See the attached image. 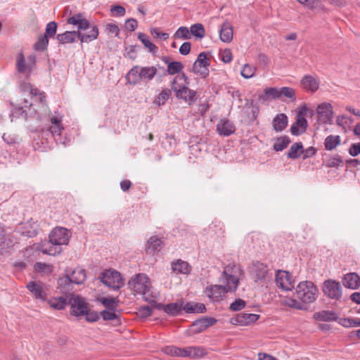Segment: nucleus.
Returning a JSON list of instances; mask_svg holds the SVG:
<instances>
[{"label": "nucleus", "mask_w": 360, "mask_h": 360, "mask_svg": "<svg viewBox=\"0 0 360 360\" xmlns=\"http://www.w3.org/2000/svg\"><path fill=\"white\" fill-rule=\"evenodd\" d=\"M14 245L13 239L7 236H0V253L4 255L8 253Z\"/></svg>", "instance_id": "nucleus-32"}, {"label": "nucleus", "mask_w": 360, "mask_h": 360, "mask_svg": "<svg viewBox=\"0 0 360 360\" xmlns=\"http://www.w3.org/2000/svg\"><path fill=\"white\" fill-rule=\"evenodd\" d=\"M259 318V315L242 312L231 318L230 322L233 325L248 326L255 323Z\"/></svg>", "instance_id": "nucleus-15"}, {"label": "nucleus", "mask_w": 360, "mask_h": 360, "mask_svg": "<svg viewBox=\"0 0 360 360\" xmlns=\"http://www.w3.org/2000/svg\"><path fill=\"white\" fill-rule=\"evenodd\" d=\"M100 315L105 321H112L118 318V315L115 312V311L111 310H103L101 312Z\"/></svg>", "instance_id": "nucleus-54"}, {"label": "nucleus", "mask_w": 360, "mask_h": 360, "mask_svg": "<svg viewBox=\"0 0 360 360\" xmlns=\"http://www.w3.org/2000/svg\"><path fill=\"white\" fill-rule=\"evenodd\" d=\"M295 290L294 297H286L284 304L295 309L306 310L305 304L313 303L318 297V288L312 281H301Z\"/></svg>", "instance_id": "nucleus-1"}, {"label": "nucleus", "mask_w": 360, "mask_h": 360, "mask_svg": "<svg viewBox=\"0 0 360 360\" xmlns=\"http://www.w3.org/2000/svg\"><path fill=\"white\" fill-rule=\"evenodd\" d=\"M84 315H85L86 320L89 322L97 321L100 317L98 312L89 310V307L86 309V312L84 313Z\"/></svg>", "instance_id": "nucleus-52"}, {"label": "nucleus", "mask_w": 360, "mask_h": 360, "mask_svg": "<svg viewBox=\"0 0 360 360\" xmlns=\"http://www.w3.org/2000/svg\"><path fill=\"white\" fill-rule=\"evenodd\" d=\"M153 310L149 306L141 307L139 310V315L141 317L146 318L150 316L152 314Z\"/></svg>", "instance_id": "nucleus-57"}, {"label": "nucleus", "mask_w": 360, "mask_h": 360, "mask_svg": "<svg viewBox=\"0 0 360 360\" xmlns=\"http://www.w3.org/2000/svg\"><path fill=\"white\" fill-rule=\"evenodd\" d=\"M210 65V59L205 52H201L198 56L197 59L193 63V71L199 75L202 78H205L209 75V66Z\"/></svg>", "instance_id": "nucleus-12"}, {"label": "nucleus", "mask_w": 360, "mask_h": 360, "mask_svg": "<svg viewBox=\"0 0 360 360\" xmlns=\"http://www.w3.org/2000/svg\"><path fill=\"white\" fill-rule=\"evenodd\" d=\"M183 68L184 65L181 62L172 61L171 63L168 64L167 71L169 75H174L176 73H179Z\"/></svg>", "instance_id": "nucleus-45"}, {"label": "nucleus", "mask_w": 360, "mask_h": 360, "mask_svg": "<svg viewBox=\"0 0 360 360\" xmlns=\"http://www.w3.org/2000/svg\"><path fill=\"white\" fill-rule=\"evenodd\" d=\"M150 34L156 38H162L164 40H166L169 38V34L166 32H162L159 30L158 28L154 27L150 29Z\"/></svg>", "instance_id": "nucleus-56"}, {"label": "nucleus", "mask_w": 360, "mask_h": 360, "mask_svg": "<svg viewBox=\"0 0 360 360\" xmlns=\"http://www.w3.org/2000/svg\"><path fill=\"white\" fill-rule=\"evenodd\" d=\"M48 44L49 39L46 34H44L38 38L37 41L34 44V49L37 51H44L46 49Z\"/></svg>", "instance_id": "nucleus-44"}, {"label": "nucleus", "mask_w": 360, "mask_h": 360, "mask_svg": "<svg viewBox=\"0 0 360 360\" xmlns=\"http://www.w3.org/2000/svg\"><path fill=\"white\" fill-rule=\"evenodd\" d=\"M64 129L62 124L60 125H50L47 129V132L50 133L51 136L53 137L55 141L58 144L66 145L65 138L63 139L62 138V131Z\"/></svg>", "instance_id": "nucleus-24"}, {"label": "nucleus", "mask_w": 360, "mask_h": 360, "mask_svg": "<svg viewBox=\"0 0 360 360\" xmlns=\"http://www.w3.org/2000/svg\"><path fill=\"white\" fill-rule=\"evenodd\" d=\"M46 36L48 37H53L57 30V23L55 21H51L49 22L46 26Z\"/></svg>", "instance_id": "nucleus-53"}, {"label": "nucleus", "mask_w": 360, "mask_h": 360, "mask_svg": "<svg viewBox=\"0 0 360 360\" xmlns=\"http://www.w3.org/2000/svg\"><path fill=\"white\" fill-rule=\"evenodd\" d=\"M260 100L266 101L271 99L280 98L278 88L268 87L264 89V94L259 96Z\"/></svg>", "instance_id": "nucleus-37"}, {"label": "nucleus", "mask_w": 360, "mask_h": 360, "mask_svg": "<svg viewBox=\"0 0 360 360\" xmlns=\"http://www.w3.org/2000/svg\"><path fill=\"white\" fill-rule=\"evenodd\" d=\"M175 38L188 39L191 38L188 29L186 27H180L174 34Z\"/></svg>", "instance_id": "nucleus-50"}, {"label": "nucleus", "mask_w": 360, "mask_h": 360, "mask_svg": "<svg viewBox=\"0 0 360 360\" xmlns=\"http://www.w3.org/2000/svg\"><path fill=\"white\" fill-rule=\"evenodd\" d=\"M255 70V68L252 67L248 64H245L243 65L241 70L240 75L243 77L245 79H249L254 76Z\"/></svg>", "instance_id": "nucleus-49"}, {"label": "nucleus", "mask_w": 360, "mask_h": 360, "mask_svg": "<svg viewBox=\"0 0 360 360\" xmlns=\"http://www.w3.org/2000/svg\"><path fill=\"white\" fill-rule=\"evenodd\" d=\"M276 286L285 291H291L295 288V281L292 274L286 271L279 270L276 274Z\"/></svg>", "instance_id": "nucleus-14"}, {"label": "nucleus", "mask_w": 360, "mask_h": 360, "mask_svg": "<svg viewBox=\"0 0 360 360\" xmlns=\"http://www.w3.org/2000/svg\"><path fill=\"white\" fill-rule=\"evenodd\" d=\"M68 305L71 307V314L75 316H84L89 307L84 297L70 292L68 294Z\"/></svg>", "instance_id": "nucleus-7"}, {"label": "nucleus", "mask_w": 360, "mask_h": 360, "mask_svg": "<svg viewBox=\"0 0 360 360\" xmlns=\"http://www.w3.org/2000/svg\"><path fill=\"white\" fill-rule=\"evenodd\" d=\"M70 236L68 229L63 227L53 229L49 236V240L43 243L39 250L43 254L55 256L63 251V245H67Z\"/></svg>", "instance_id": "nucleus-3"}, {"label": "nucleus", "mask_w": 360, "mask_h": 360, "mask_svg": "<svg viewBox=\"0 0 360 360\" xmlns=\"http://www.w3.org/2000/svg\"><path fill=\"white\" fill-rule=\"evenodd\" d=\"M183 310L182 302H172L166 304L165 313L171 316H176L181 314Z\"/></svg>", "instance_id": "nucleus-36"}, {"label": "nucleus", "mask_w": 360, "mask_h": 360, "mask_svg": "<svg viewBox=\"0 0 360 360\" xmlns=\"http://www.w3.org/2000/svg\"><path fill=\"white\" fill-rule=\"evenodd\" d=\"M162 351L167 355L172 356H181V357H185V355H187L186 351L184 348H180L177 347L176 346H166L164 347L162 349Z\"/></svg>", "instance_id": "nucleus-33"}, {"label": "nucleus", "mask_w": 360, "mask_h": 360, "mask_svg": "<svg viewBox=\"0 0 360 360\" xmlns=\"http://www.w3.org/2000/svg\"><path fill=\"white\" fill-rule=\"evenodd\" d=\"M98 35V31L96 27L93 28L91 34L84 32L66 31L63 34L57 35V39L61 44L72 43L78 38L82 43H89L96 39Z\"/></svg>", "instance_id": "nucleus-5"}, {"label": "nucleus", "mask_w": 360, "mask_h": 360, "mask_svg": "<svg viewBox=\"0 0 360 360\" xmlns=\"http://www.w3.org/2000/svg\"><path fill=\"white\" fill-rule=\"evenodd\" d=\"M191 34L197 38L202 39L205 36V30L204 26L201 23H195L190 27Z\"/></svg>", "instance_id": "nucleus-42"}, {"label": "nucleus", "mask_w": 360, "mask_h": 360, "mask_svg": "<svg viewBox=\"0 0 360 360\" xmlns=\"http://www.w3.org/2000/svg\"><path fill=\"white\" fill-rule=\"evenodd\" d=\"M288 116L284 113H279L276 115L273 119V129L276 132H281L286 128V127L288 126Z\"/></svg>", "instance_id": "nucleus-23"}, {"label": "nucleus", "mask_w": 360, "mask_h": 360, "mask_svg": "<svg viewBox=\"0 0 360 360\" xmlns=\"http://www.w3.org/2000/svg\"><path fill=\"white\" fill-rule=\"evenodd\" d=\"M99 302L109 310L115 311L117 307L116 303L118 300L115 297H102L99 299Z\"/></svg>", "instance_id": "nucleus-47"}, {"label": "nucleus", "mask_w": 360, "mask_h": 360, "mask_svg": "<svg viewBox=\"0 0 360 360\" xmlns=\"http://www.w3.org/2000/svg\"><path fill=\"white\" fill-rule=\"evenodd\" d=\"M290 139L288 136H282L278 137L276 143L274 144L273 148L276 151H282L284 150L290 143Z\"/></svg>", "instance_id": "nucleus-40"}, {"label": "nucleus", "mask_w": 360, "mask_h": 360, "mask_svg": "<svg viewBox=\"0 0 360 360\" xmlns=\"http://www.w3.org/2000/svg\"><path fill=\"white\" fill-rule=\"evenodd\" d=\"M280 99H282L283 97H286L291 101H295L296 99L295 90L291 87L283 86L281 88H278Z\"/></svg>", "instance_id": "nucleus-43"}, {"label": "nucleus", "mask_w": 360, "mask_h": 360, "mask_svg": "<svg viewBox=\"0 0 360 360\" xmlns=\"http://www.w3.org/2000/svg\"><path fill=\"white\" fill-rule=\"evenodd\" d=\"M319 120L322 123H328L333 117L332 105L329 103H323L316 108Z\"/></svg>", "instance_id": "nucleus-16"}, {"label": "nucleus", "mask_w": 360, "mask_h": 360, "mask_svg": "<svg viewBox=\"0 0 360 360\" xmlns=\"http://www.w3.org/2000/svg\"><path fill=\"white\" fill-rule=\"evenodd\" d=\"M138 26L137 20L134 18H129L125 22V28L130 32H134Z\"/></svg>", "instance_id": "nucleus-58"}, {"label": "nucleus", "mask_w": 360, "mask_h": 360, "mask_svg": "<svg viewBox=\"0 0 360 360\" xmlns=\"http://www.w3.org/2000/svg\"><path fill=\"white\" fill-rule=\"evenodd\" d=\"M191 46L190 42H184L179 48V53L183 56L188 55L191 51Z\"/></svg>", "instance_id": "nucleus-63"}, {"label": "nucleus", "mask_w": 360, "mask_h": 360, "mask_svg": "<svg viewBox=\"0 0 360 360\" xmlns=\"http://www.w3.org/2000/svg\"><path fill=\"white\" fill-rule=\"evenodd\" d=\"M314 319L321 321H337L338 320V315L333 311L323 310L314 313Z\"/></svg>", "instance_id": "nucleus-27"}, {"label": "nucleus", "mask_w": 360, "mask_h": 360, "mask_svg": "<svg viewBox=\"0 0 360 360\" xmlns=\"http://www.w3.org/2000/svg\"><path fill=\"white\" fill-rule=\"evenodd\" d=\"M220 39L226 43H229L233 39V27L227 21L224 22L219 32Z\"/></svg>", "instance_id": "nucleus-26"}, {"label": "nucleus", "mask_w": 360, "mask_h": 360, "mask_svg": "<svg viewBox=\"0 0 360 360\" xmlns=\"http://www.w3.org/2000/svg\"><path fill=\"white\" fill-rule=\"evenodd\" d=\"M245 305L246 302L243 300L238 298L231 304L229 309L233 311H240L245 308Z\"/></svg>", "instance_id": "nucleus-51"}, {"label": "nucleus", "mask_w": 360, "mask_h": 360, "mask_svg": "<svg viewBox=\"0 0 360 360\" xmlns=\"http://www.w3.org/2000/svg\"><path fill=\"white\" fill-rule=\"evenodd\" d=\"M83 15L82 13H77L70 18H69L67 20L68 24H72L74 25H78L80 20L82 19Z\"/></svg>", "instance_id": "nucleus-62"}, {"label": "nucleus", "mask_w": 360, "mask_h": 360, "mask_svg": "<svg viewBox=\"0 0 360 360\" xmlns=\"http://www.w3.org/2000/svg\"><path fill=\"white\" fill-rule=\"evenodd\" d=\"M340 143V139L339 136L330 135L328 136L324 142L325 148L327 150H332Z\"/></svg>", "instance_id": "nucleus-41"}, {"label": "nucleus", "mask_w": 360, "mask_h": 360, "mask_svg": "<svg viewBox=\"0 0 360 360\" xmlns=\"http://www.w3.org/2000/svg\"><path fill=\"white\" fill-rule=\"evenodd\" d=\"M27 288L33 294L35 299L46 301V292L40 283H37L35 281H30L27 284Z\"/></svg>", "instance_id": "nucleus-19"}, {"label": "nucleus", "mask_w": 360, "mask_h": 360, "mask_svg": "<svg viewBox=\"0 0 360 360\" xmlns=\"http://www.w3.org/2000/svg\"><path fill=\"white\" fill-rule=\"evenodd\" d=\"M99 279L104 285L114 290H118L124 285L121 274L116 270L108 269L101 272Z\"/></svg>", "instance_id": "nucleus-6"}, {"label": "nucleus", "mask_w": 360, "mask_h": 360, "mask_svg": "<svg viewBox=\"0 0 360 360\" xmlns=\"http://www.w3.org/2000/svg\"><path fill=\"white\" fill-rule=\"evenodd\" d=\"M316 153V150L313 146H310L307 148V149L303 148V152L302 154H303L302 159L305 160L307 158H311L314 156Z\"/></svg>", "instance_id": "nucleus-60"}, {"label": "nucleus", "mask_w": 360, "mask_h": 360, "mask_svg": "<svg viewBox=\"0 0 360 360\" xmlns=\"http://www.w3.org/2000/svg\"><path fill=\"white\" fill-rule=\"evenodd\" d=\"M221 60L225 63H229L232 60V53L230 49H224L220 53Z\"/></svg>", "instance_id": "nucleus-55"}, {"label": "nucleus", "mask_w": 360, "mask_h": 360, "mask_svg": "<svg viewBox=\"0 0 360 360\" xmlns=\"http://www.w3.org/2000/svg\"><path fill=\"white\" fill-rule=\"evenodd\" d=\"M217 322V319L212 317L202 316L195 321L186 330L187 335H193L200 333L206 330L210 326H213Z\"/></svg>", "instance_id": "nucleus-9"}, {"label": "nucleus", "mask_w": 360, "mask_h": 360, "mask_svg": "<svg viewBox=\"0 0 360 360\" xmlns=\"http://www.w3.org/2000/svg\"><path fill=\"white\" fill-rule=\"evenodd\" d=\"M129 288L136 293L145 295L150 288V281L145 274H137L128 281Z\"/></svg>", "instance_id": "nucleus-8"}, {"label": "nucleus", "mask_w": 360, "mask_h": 360, "mask_svg": "<svg viewBox=\"0 0 360 360\" xmlns=\"http://www.w3.org/2000/svg\"><path fill=\"white\" fill-rule=\"evenodd\" d=\"M141 66L135 65L131 68L126 75V79L128 83L132 85H136L141 82Z\"/></svg>", "instance_id": "nucleus-28"}, {"label": "nucleus", "mask_w": 360, "mask_h": 360, "mask_svg": "<svg viewBox=\"0 0 360 360\" xmlns=\"http://www.w3.org/2000/svg\"><path fill=\"white\" fill-rule=\"evenodd\" d=\"M307 110V108L304 107L297 112L296 120L290 129V133L292 135L300 136L306 131L308 127L307 120L305 118Z\"/></svg>", "instance_id": "nucleus-10"}, {"label": "nucleus", "mask_w": 360, "mask_h": 360, "mask_svg": "<svg viewBox=\"0 0 360 360\" xmlns=\"http://www.w3.org/2000/svg\"><path fill=\"white\" fill-rule=\"evenodd\" d=\"M86 279V271L84 269L77 267L74 270H65V276L58 281V289L61 293H67L71 291V284L79 285L83 283Z\"/></svg>", "instance_id": "nucleus-4"}, {"label": "nucleus", "mask_w": 360, "mask_h": 360, "mask_svg": "<svg viewBox=\"0 0 360 360\" xmlns=\"http://www.w3.org/2000/svg\"><path fill=\"white\" fill-rule=\"evenodd\" d=\"M217 131L220 136H229L235 133L236 127L231 120L221 119L217 124Z\"/></svg>", "instance_id": "nucleus-17"}, {"label": "nucleus", "mask_w": 360, "mask_h": 360, "mask_svg": "<svg viewBox=\"0 0 360 360\" xmlns=\"http://www.w3.org/2000/svg\"><path fill=\"white\" fill-rule=\"evenodd\" d=\"M172 95V89H163L162 91L155 97L154 103L160 106L165 103Z\"/></svg>", "instance_id": "nucleus-39"}, {"label": "nucleus", "mask_w": 360, "mask_h": 360, "mask_svg": "<svg viewBox=\"0 0 360 360\" xmlns=\"http://www.w3.org/2000/svg\"><path fill=\"white\" fill-rule=\"evenodd\" d=\"M229 267H225L221 277L224 285H213L205 288V293L212 302L223 300L228 292H235L238 288V278L229 273Z\"/></svg>", "instance_id": "nucleus-2"}, {"label": "nucleus", "mask_w": 360, "mask_h": 360, "mask_svg": "<svg viewBox=\"0 0 360 360\" xmlns=\"http://www.w3.org/2000/svg\"><path fill=\"white\" fill-rule=\"evenodd\" d=\"M171 89L176 93L179 98L188 101L190 104L196 100V92L188 89L185 84L177 86L176 79L174 78L171 84Z\"/></svg>", "instance_id": "nucleus-11"}, {"label": "nucleus", "mask_w": 360, "mask_h": 360, "mask_svg": "<svg viewBox=\"0 0 360 360\" xmlns=\"http://www.w3.org/2000/svg\"><path fill=\"white\" fill-rule=\"evenodd\" d=\"M110 11L115 13L117 16H123L125 14V8L122 6L116 5L111 7Z\"/></svg>", "instance_id": "nucleus-64"}, {"label": "nucleus", "mask_w": 360, "mask_h": 360, "mask_svg": "<svg viewBox=\"0 0 360 360\" xmlns=\"http://www.w3.org/2000/svg\"><path fill=\"white\" fill-rule=\"evenodd\" d=\"M342 285L340 282L328 279L324 281L323 292L326 296L332 300H338L342 297Z\"/></svg>", "instance_id": "nucleus-13"}, {"label": "nucleus", "mask_w": 360, "mask_h": 360, "mask_svg": "<svg viewBox=\"0 0 360 360\" xmlns=\"http://www.w3.org/2000/svg\"><path fill=\"white\" fill-rule=\"evenodd\" d=\"M163 244L161 238H159L156 236H151L146 244V251L148 254L155 255L159 252Z\"/></svg>", "instance_id": "nucleus-21"}, {"label": "nucleus", "mask_w": 360, "mask_h": 360, "mask_svg": "<svg viewBox=\"0 0 360 360\" xmlns=\"http://www.w3.org/2000/svg\"><path fill=\"white\" fill-rule=\"evenodd\" d=\"M138 48H139V46H136V45H131V46H127L125 49L127 56L131 59H134L136 56V49Z\"/></svg>", "instance_id": "nucleus-59"}, {"label": "nucleus", "mask_w": 360, "mask_h": 360, "mask_svg": "<svg viewBox=\"0 0 360 360\" xmlns=\"http://www.w3.org/2000/svg\"><path fill=\"white\" fill-rule=\"evenodd\" d=\"M15 66L18 73L30 74L32 72V70H29L28 69V64L27 63L22 53H20L18 54L16 58Z\"/></svg>", "instance_id": "nucleus-34"}, {"label": "nucleus", "mask_w": 360, "mask_h": 360, "mask_svg": "<svg viewBox=\"0 0 360 360\" xmlns=\"http://www.w3.org/2000/svg\"><path fill=\"white\" fill-rule=\"evenodd\" d=\"M94 27H96V29L98 31V27H97L96 25H91L89 23V22L86 19L82 18V19L80 20L79 25H77V28H78V31L77 32H86V31L89 30V34H91V30Z\"/></svg>", "instance_id": "nucleus-46"}, {"label": "nucleus", "mask_w": 360, "mask_h": 360, "mask_svg": "<svg viewBox=\"0 0 360 360\" xmlns=\"http://www.w3.org/2000/svg\"><path fill=\"white\" fill-rule=\"evenodd\" d=\"M267 272L268 267L263 263L257 262L252 268V276L255 281L264 279Z\"/></svg>", "instance_id": "nucleus-22"}, {"label": "nucleus", "mask_w": 360, "mask_h": 360, "mask_svg": "<svg viewBox=\"0 0 360 360\" xmlns=\"http://www.w3.org/2000/svg\"><path fill=\"white\" fill-rule=\"evenodd\" d=\"M349 153L352 157H356L360 154V142L353 143L349 149Z\"/></svg>", "instance_id": "nucleus-61"}, {"label": "nucleus", "mask_w": 360, "mask_h": 360, "mask_svg": "<svg viewBox=\"0 0 360 360\" xmlns=\"http://www.w3.org/2000/svg\"><path fill=\"white\" fill-rule=\"evenodd\" d=\"M172 269L177 274H188L191 270V267L187 262L178 259L172 263Z\"/></svg>", "instance_id": "nucleus-29"}, {"label": "nucleus", "mask_w": 360, "mask_h": 360, "mask_svg": "<svg viewBox=\"0 0 360 360\" xmlns=\"http://www.w3.org/2000/svg\"><path fill=\"white\" fill-rule=\"evenodd\" d=\"M63 294L64 295L46 300V302H48L49 306L54 309H64L66 307V306H68L69 292H67V293Z\"/></svg>", "instance_id": "nucleus-20"}, {"label": "nucleus", "mask_w": 360, "mask_h": 360, "mask_svg": "<svg viewBox=\"0 0 360 360\" xmlns=\"http://www.w3.org/2000/svg\"><path fill=\"white\" fill-rule=\"evenodd\" d=\"M343 162L342 158L339 155H336L333 157H329L325 161V165L327 167H336Z\"/></svg>", "instance_id": "nucleus-48"}, {"label": "nucleus", "mask_w": 360, "mask_h": 360, "mask_svg": "<svg viewBox=\"0 0 360 360\" xmlns=\"http://www.w3.org/2000/svg\"><path fill=\"white\" fill-rule=\"evenodd\" d=\"M187 355L185 357H191L193 359L202 358L207 354L206 350L200 347H185Z\"/></svg>", "instance_id": "nucleus-31"}, {"label": "nucleus", "mask_w": 360, "mask_h": 360, "mask_svg": "<svg viewBox=\"0 0 360 360\" xmlns=\"http://www.w3.org/2000/svg\"><path fill=\"white\" fill-rule=\"evenodd\" d=\"M138 39L143 44L144 46L147 48L150 53L153 54L157 53L158 48L149 40L146 34L142 32L139 33Z\"/></svg>", "instance_id": "nucleus-38"}, {"label": "nucleus", "mask_w": 360, "mask_h": 360, "mask_svg": "<svg viewBox=\"0 0 360 360\" xmlns=\"http://www.w3.org/2000/svg\"><path fill=\"white\" fill-rule=\"evenodd\" d=\"M300 84L304 90L314 93L318 90L320 82L317 77L306 75L301 79Z\"/></svg>", "instance_id": "nucleus-18"}, {"label": "nucleus", "mask_w": 360, "mask_h": 360, "mask_svg": "<svg viewBox=\"0 0 360 360\" xmlns=\"http://www.w3.org/2000/svg\"><path fill=\"white\" fill-rule=\"evenodd\" d=\"M343 285L347 288L357 289L360 286V276L356 273L347 274L344 276Z\"/></svg>", "instance_id": "nucleus-25"}, {"label": "nucleus", "mask_w": 360, "mask_h": 360, "mask_svg": "<svg viewBox=\"0 0 360 360\" xmlns=\"http://www.w3.org/2000/svg\"><path fill=\"white\" fill-rule=\"evenodd\" d=\"M302 152L303 145L302 142H296L290 146L288 152L287 153V157L288 158L293 160L297 159L301 156Z\"/></svg>", "instance_id": "nucleus-35"}, {"label": "nucleus", "mask_w": 360, "mask_h": 360, "mask_svg": "<svg viewBox=\"0 0 360 360\" xmlns=\"http://www.w3.org/2000/svg\"><path fill=\"white\" fill-rule=\"evenodd\" d=\"M157 74V69L154 66L150 67H141V81L148 82L151 81Z\"/></svg>", "instance_id": "nucleus-30"}]
</instances>
